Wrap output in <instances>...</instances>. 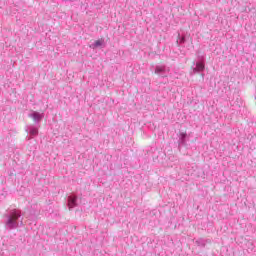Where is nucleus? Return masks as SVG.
<instances>
[{
	"label": "nucleus",
	"mask_w": 256,
	"mask_h": 256,
	"mask_svg": "<svg viewBox=\"0 0 256 256\" xmlns=\"http://www.w3.org/2000/svg\"><path fill=\"white\" fill-rule=\"evenodd\" d=\"M21 217L19 213L14 212L7 221V225H13Z\"/></svg>",
	"instance_id": "obj_1"
},
{
	"label": "nucleus",
	"mask_w": 256,
	"mask_h": 256,
	"mask_svg": "<svg viewBox=\"0 0 256 256\" xmlns=\"http://www.w3.org/2000/svg\"><path fill=\"white\" fill-rule=\"evenodd\" d=\"M196 69H197V71H203V69H205V64L204 63H197L196 64Z\"/></svg>",
	"instance_id": "obj_2"
},
{
	"label": "nucleus",
	"mask_w": 256,
	"mask_h": 256,
	"mask_svg": "<svg viewBox=\"0 0 256 256\" xmlns=\"http://www.w3.org/2000/svg\"><path fill=\"white\" fill-rule=\"evenodd\" d=\"M101 45H103V40H96L94 42V47H101Z\"/></svg>",
	"instance_id": "obj_3"
},
{
	"label": "nucleus",
	"mask_w": 256,
	"mask_h": 256,
	"mask_svg": "<svg viewBox=\"0 0 256 256\" xmlns=\"http://www.w3.org/2000/svg\"><path fill=\"white\" fill-rule=\"evenodd\" d=\"M37 133H38V130H37V129H34V130L31 131V134H32V135H37Z\"/></svg>",
	"instance_id": "obj_4"
},
{
	"label": "nucleus",
	"mask_w": 256,
	"mask_h": 256,
	"mask_svg": "<svg viewBox=\"0 0 256 256\" xmlns=\"http://www.w3.org/2000/svg\"><path fill=\"white\" fill-rule=\"evenodd\" d=\"M155 73H161V68H157Z\"/></svg>",
	"instance_id": "obj_5"
},
{
	"label": "nucleus",
	"mask_w": 256,
	"mask_h": 256,
	"mask_svg": "<svg viewBox=\"0 0 256 256\" xmlns=\"http://www.w3.org/2000/svg\"><path fill=\"white\" fill-rule=\"evenodd\" d=\"M75 200H76V198H73V199H72V203H75Z\"/></svg>",
	"instance_id": "obj_6"
}]
</instances>
